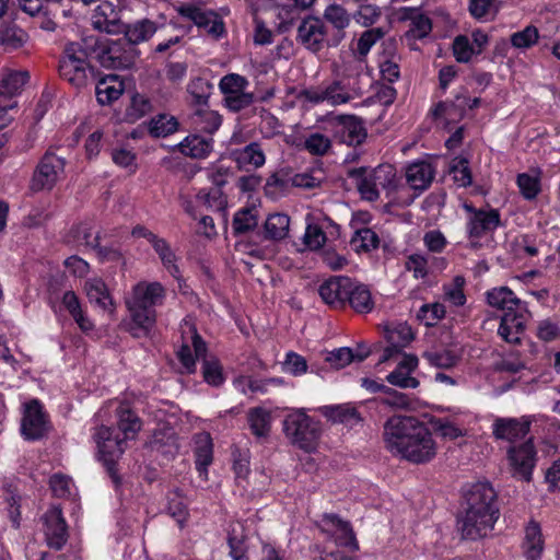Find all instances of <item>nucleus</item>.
<instances>
[{
	"instance_id": "1",
	"label": "nucleus",
	"mask_w": 560,
	"mask_h": 560,
	"mask_svg": "<svg viewBox=\"0 0 560 560\" xmlns=\"http://www.w3.org/2000/svg\"><path fill=\"white\" fill-rule=\"evenodd\" d=\"M383 439L388 452L413 464L428 463L438 452L430 429L413 417L393 416L387 419Z\"/></svg>"
},
{
	"instance_id": "2",
	"label": "nucleus",
	"mask_w": 560,
	"mask_h": 560,
	"mask_svg": "<svg viewBox=\"0 0 560 560\" xmlns=\"http://www.w3.org/2000/svg\"><path fill=\"white\" fill-rule=\"evenodd\" d=\"M466 510L458 520L463 537L477 540L487 537L499 518L497 493L487 481L472 483L465 493Z\"/></svg>"
},
{
	"instance_id": "3",
	"label": "nucleus",
	"mask_w": 560,
	"mask_h": 560,
	"mask_svg": "<svg viewBox=\"0 0 560 560\" xmlns=\"http://www.w3.org/2000/svg\"><path fill=\"white\" fill-rule=\"evenodd\" d=\"M337 79L304 92L305 98L312 103H326L339 106L360 97L366 85L371 84L369 72H364L362 61H353L349 66L340 65L336 69Z\"/></svg>"
},
{
	"instance_id": "4",
	"label": "nucleus",
	"mask_w": 560,
	"mask_h": 560,
	"mask_svg": "<svg viewBox=\"0 0 560 560\" xmlns=\"http://www.w3.org/2000/svg\"><path fill=\"white\" fill-rule=\"evenodd\" d=\"M139 418L127 407L118 410V429L101 427L94 434L98 459L115 478L114 466L124 453L125 441L132 439L140 430Z\"/></svg>"
},
{
	"instance_id": "5",
	"label": "nucleus",
	"mask_w": 560,
	"mask_h": 560,
	"mask_svg": "<svg viewBox=\"0 0 560 560\" xmlns=\"http://www.w3.org/2000/svg\"><path fill=\"white\" fill-rule=\"evenodd\" d=\"M165 290L159 282H139L126 299V306L130 314V331L135 337L149 335L155 325V307L161 305Z\"/></svg>"
},
{
	"instance_id": "6",
	"label": "nucleus",
	"mask_w": 560,
	"mask_h": 560,
	"mask_svg": "<svg viewBox=\"0 0 560 560\" xmlns=\"http://www.w3.org/2000/svg\"><path fill=\"white\" fill-rule=\"evenodd\" d=\"M349 177L355 183L361 197L368 201H375L381 189L389 196L396 188V171L390 164H382L375 168H353Z\"/></svg>"
},
{
	"instance_id": "7",
	"label": "nucleus",
	"mask_w": 560,
	"mask_h": 560,
	"mask_svg": "<svg viewBox=\"0 0 560 560\" xmlns=\"http://www.w3.org/2000/svg\"><path fill=\"white\" fill-rule=\"evenodd\" d=\"M283 431L293 445L308 453L317 448L322 435L319 421L307 416L303 408L293 409L285 416Z\"/></svg>"
},
{
	"instance_id": "8",
	"label": "nucleus",
	"mask_w": 560,
	"mask_h": 560,
	"mask_svg": "<svg viewBox=\"0 0 560 560\" xmlns=\"http://www.w3.org/2000/svg\"><path fill=\"white\" fill-rule=\"evenodd\" d=\"M59 73L62 79L75 88L86 84L92 69L88 62L86 51L79 44L67 45L65 56L59 65Z\"/></svg>"
},
{
	"instance_id": "9",
	"label": "nucleus",
	"mask_w": 560,
	"mask_h": 560,
	"mask_svg": "<svg viewBox=\"0 0 560 560\" xmlns=\"http://www.w3.org/2000/svg\"><path fill=\"white\" fill-rule=\"evenodd\" d=\"M537 453L532 440L513 444L508 450V462L514 477L529 481L536 466Z\"/></svg>"
},
{
	"instance_id": "10",
	"label": "nucleus",
	"mask_w": 560,
	"mask_h": 560,
	"mask_svg": "<svg viewBox=\"0 0 560 560\" xmlns=\"http://www.w3.org/2000/svg\"><path fill=\"white\" fill-rule=\"evenodd\" d=\"M65 165V159L52 152H47L34 173L32 189L35 191L51 189L62 178Z\"/></svg>"
},
{
	"instance_id": "11",
	"label": "nucleus",
	"mask_w": 560,
	"mask_h": 560,
	"mask_svg": "<svg viewBox=\"0 0 560 560\" xmlns=\"http://www.w3.org/2000/svg\"><path fill=\"white\" fill-rule=\"evenodd\" d=\"M465 209L470 213L467 231L474 246L478 244L481 237L493 233L501 223L500 213L495 209L476 210L468 205H465Z\"/></svg>"
},
{
	"instance_id": "12",
	"label": "nucleus",
	"mask_w": 560,
	"mask_h": 560,
	"mask_svg": "<svg viewBox=\"0 0 560 560\" xmlns=\"http://www.w3.org/2000/svg\"><path fill=\"white\" fill-rule=\"evenodd\" d=\"M183 334H188V338H184L183 345L177 352V357L187 373H194L196 371V359L205 358L206 355V343L202 341L200 336L197 334L194 325L184 320L180 325Z\"/></svg>"
},
{
	"instance_id": "13",
	"label": "nucleus",
	"mask_w": 560,
	"mask_h": 560,
	"mask_svg": "<svg viewBox=\"0 0 560 560\" xmlns=\"http://www.w3.org/2000/svg\"><path fill=\"white\" fill-rule=\"evenodd\" d=\"M528 318L529 312L526 304L503 313L500 317L498 335L508 343H520Z\"/></svg>"
},
{
	"instance_id": "14",
	"label": "nucleus",
	"mask_w": 560,
	"mask_h": 560,
	"mask_svg": "<svg viewBox=\"0 0 560 560\" xmlns=\"http://www.w3.org/2000/svg\"><path fill=\"white\" fill-rule=\"evenodd\" d=\"M166 26V18L158 14L151 18L136 20L126 26H122L125 37L129 44H140L148 42L156 32Z\"/></svg>"
},
{
	"instance_id": "15",
	"label": "nucleus",
	"mask_w": 560,
	"mask_h": 560,
	"mask_svg": "<svg viewBox=\"0 0 560 560\" xmlns=\"http://www.w3.org/2000/svg\"><path fill=\"white\" fill-rule=\"evenodd\" d=\"M98 59L105 68L127 69L135 62V49L129 43L108 42L100 52Z\"/></svg>"
},
{
	"instance_id": "16",
	"label": "nucleus",
	"mask_w": 560,
	"mask_h": 560,
	"mask_svg": "<svg viewBox=\"0 0 560 560\" xmlns=\"http://www.w3.org/2000/svg\"><path fill=\"white\" fill-rule=\"evenodd\" d=\"M419 359L415 354L404 353L397 362L396 368L389 372L385 380L392 386L401 389H415L419 386V381L413 376V372L418 369Z\"/></svg>"
},
{
	"instance_id": "17",
	"label": "nucleus",
	"mask_w": 560,
	"mask_h": 560,
	"mask_svg": "<svg viewBox=\"0 0 560 560\" xmlns=\"http://www.w3.org/2000/svg\"><path fill=\"white\" fill-rule=\"evenodd\" d=\"M47 430L46 415L38 400L24 405L21 432L27 440L40 439Z\"/></svg>"
},
{
	"instance_id": "18",
	"label": "nucleus",
	"mask_w": 560,
	"mask_h": 560,
	"mask_svg": "<svg viewBox=\"0 0 560 560\" xmlns=\"http://www.w3.org/2000/svg\"><path fill=\"white\" fill-rule=\"evenodd\" d=\"M180 15L191 20L196 25L203 27L214 38H220L225 33L223 21L212 11H203L188 4L179 8Z\"/></svg>"
},
{
	"instance_id": "19",
	"label": "nucleus",
	"mask_w": 560,
	"mask_h": 560,
	"mask_svg": "<svg viewBox=\"0 0 560 560\" xmlns=\"http://www.w3.org/2000/svg\"><path fill=\"white\" fill-rule=\"evenodd\" d=\"M434 178V168L431 163L425 161H416L406 167V180L411 189L417 191L411 198L400 203L409 205L419 192L425 190Z\"/></svg>"
},
{
	"instance_id": "20",
	"label": "nucleus",
	"mask_w": 560,
	"mask_h": 560,
	"mask_svg": "<svg viewBox=\"0 0 560 560\" xmlns=\"http://www.w3.org/2000/svg\"><path fill=\"white\" fill-rule=\"evenodd\" d=\"M530 418H497L492 424L493 434L497 439L511 443L524 439L529 432Z\"/></svg>"
},
{
	"instance_id": "21",
	"label": "nucleus",
	"mask_w": 560,
	"mask_h": 560,
	"mask_svg": "<svg viewBox=\"0 0 560 560\" xmlns=\"http://www.w3.org/2000/svg\"><path fill=\"white\" fill-rule=\"evenodd\" d=\"M350 278L332 277L319 285L318 293L329 306L339 308L347 304L350 290Z\"/></svg>"
},
{
	"instance_id": "22",
	"label": "nucleus",
	"mask_w": 560,
	"mask_h": 560,
	"mask_svg": "<svg viewBox=\"0 0 560 560\" xmlns=\"http://www.w3.org/2000/svg\"><path fill=\"white\" fill-rule=\"evenodd\" d=\"M44 524L48 545L60 549L67 540V525L61 509L52 505L44 515Z\"/></svg>"
},
{
	"instance_id": "23",
	"label": "nucleus",
	"mask_w": 560,
	"mask_h": 560,
	"mask_svg": "<svg viewBox=\"0 0 560 560\" xmlns=\"http://www.w3.org/2000/svg\"><path fill=\"white\" fill-rule=\"evenodd\" d=\"M415 338L411 327L406 323H399L388 328L386 339L388 346L384 349L381 362L393 359L406 348Z\"/></svg>"
},
{
	"instance_id": "24",
	"label": "nucleus",
	"mask_w": 560,
	"mask_h": 560,
	"mask_svg": "<svg viewBox=\"0 0 560 560\" xmlns=\"http://www.w3.org/2000/svg\"><path fill=\"white\" fill-rule=\"evenodd\" d=\"M83 291L91 304L103 310L104 312H114L115 306L113 298L102 278H88L83 283Z\"/></svg>"
},
{
	"instance_id": "25",
	"label": "nucleus",
	"mask_w": 560,
	"mask_h": 560,
	"mask_svg": "<svg viewBox=\"0 0 560 560\" xmlns=\"http://www.w3.org/2000/svg\"><path fill=\"white\" fill-rule=\"evenodd\" d=\"M91 20L93 27L101 32L116 34L120 33L122 30V25L119 22L118 11L108 1H103L97 4Z\"/></svg>"
},
{
	"instance_id": "26",
	"label": "nucleus",
	"mask_w": 560,
	"mask_h": 560,
	"mask_svg": "<svg viewBox=\"0 0 560 560\" xmlns=\"http://www.w3.org/2000/svg\"><path fill=\"white\" fill-rule=\"evenodd\" d=\"M329 526H337L329 536L335 540L338 546L357 549L358 544L348 522L342 521L337 515L327 514L320 521V528L328 529Z\"/></svg>"
},
{
	"instance_id": "27",
	"label": "nucleus",
	"mask_w": 560,
	"mask_h": 560,
	"mask_svg": "<svg viewBox=\"0 0 560 560\" xmlns=\"http://www.w3.org/2000/svg\"><path fill=\"white\" fill-rule=\"evenodd\" d=\"M384 33L381 28H370L361 34L357 42L355 48L352 54L342 61L341 65L349 66L353 61H362L364 65V72H368L366 56L371 48L383 37Z\"/></svg>"
},
{
	"instance_id": "28",
	"label": "nucleus",
	"mask_w": 560,
	"mask_h": 560,
	"mask_svg": "<svg viewBox=\"0 0 560 560\" xmlns=\"http://www.w3.org/2000/svg\"><path fill=\"white\" fill-rule=\"evenodd\" d=\"M195 464L199 476L208 478V467L212 463L213 445L208 433H199L194 439Z\"/></svg>"
},
{
	"instance_id": "29",
	"label": "nucleus",
	"mask_w": 560,
	"mask_h": 560,
	"mask_svg": "<svg viewBox=\"0 0 560 560\" xmlns=\"http://www.w3.org/2000/svg\"><path fill=\"white\" fill-rule=\"evenodd\" d=\"M544 537L540 525L530 521L525 527L522 549L527 560H539L544 551Z\"/></svg>"
},
{
	"instance_id": "30",
	"label": "nucleus",
	"mask_w": 560,
	"mask_h": 560,
	"mask_svg": "<svg viewBox=\"0 0 560 560\" xmlns=\"http://www.w3.org/2000/svg\"><path fill=\"white\" fill-rule=\"evenodd\" d=\"M231 156L237 166L245 171L259 168L266 162L265 153L256 142L232 151Z\"/></svg>"
},
{
	"instance_id": "31",
	"label": "nucleus",
	"mask_w": 560,
	"mask_h": 560,
	"mask_svg": "<svg viewBox=\"0 0 560 560\" xmlns=\"http://www.w3.org/2000/svg\"><path fill=\"white\" fill-rule=\"evenodd\" d=\"M124 90V81L116 74H108L96 84V100L101 105H109L121 96Z\"/></svg>"
},
{
	"instance_id": "32",
	"label": "nucleus",
	"mask_w": 560,
	"mask_h": 560,
	"mask_svg": "<svg viewBox=\"0 0 560 560\" xmlns=\"http://www.w3.org/2000/svg\"><path fill=\"white\" fill-rule=\"evenodd\" d=\"M486 299L489 306L502 311V314L526 304L508 287L492 288L487 291Z\"/></svg>"
},
{
	"instance_id": "33",
	"label": "nucleus",
	"mask_w": 560,
	"mask_h": 560,
	"mask_svg": "<svg viewBox=\"0 0 560 560\" xmlns=\"http://www.w3.org/2000/svg\"><path fill=\"white\" fill-rule=\"evenodd\" d=\"M402 19L410 21L409 30L406 33L408 40L422 39L427 37L432 30L431 20L417 8H405L402 10Z\"/></svg>"
},
{
	"instance_id": "34",
	"label": "nucleus",
	"mask_w": 560,
	"mask_h": 560,
	"mask_svg": "<svg viewBox=\"0 0 560 560\" xmlns=\"http://www.w3.org/2000/svg\"><path fill=\"white\" fill-rule=\"evenodd\" d=\"M324 25L318 19H306L299 26L298 37L308 49L316 51L324 40Z\"/></svg>"
},
{
	"instance_id": "35",
	"label": "nucleus",
	"mask_w": 560,
	"mask_h": 560,
	"mask_svg": "<svg viewBox=\"0 0 560 560\" xmlns=\"http://www.w3.org/2000/svg\"><path fill=\"white\" fill-rule=\"evenodd\" d=\"M60 306L67 311L82 331H90L94 328L91 319L84 314L79 296L72 290L63 292Z\"/></svg>"
},
{
	"instance_id": "36",
	"label": "nucleus",
	"mask_w": 560,
	"mask_h": 560,
	"mask_svg": "<svg viewBox=\"0 0 560 560\" xmlns=\"http://www.w3.org/2000/svg\"><path fill=\"white\" fill-rule=\"evenodd\" d=\"M228 544L230 556L233 560H248L247 558V534L244 524L240 521L233 522L228 532Z\"/></svg>"
},
{
	"instance_id": "37",
	"label": "nucleus",
	"mask_w": 560,
	"mask_h": 560,
	"mask_svg": "<svg viewBox=\"0 0 560 560\" xmlns=\"http://www.w3.org/2000/svg\"><path fill=\"white\" fill-rule=\"evenodd\" d=\"M347 303L360 314L370 313L374 307V299L368 285L350 281Z\"/></svg>"
},
{
	"instance_id": "38",
	"label": "nucleus",
	"mask_w": 560,
	"mask_h": 560,
	"mask_svg": "<svg viewBox=\"0 0 560 560\" xmlns=\"http://www.w3.org/2000/svg\"><path fill=\"white\" fill-rule=\"evenodd\" d=\"M178 148L187 156L205 159L213 149V140L199 135H189L178 144Z\"/></svg>"
},
{
	"instance_id": "39",
	"label": "nucleus",
	"mask_w": 560,
	"mask_h": 560,
	"mask_svg": "<svg viewBox=\"0 0 560 560\" xmlns=\"http://www.w3.org/2000/svg\"><path fill=\"white\" fill-rule=\"evenodd\" d=\"M155 254L159 256L164 269L175 279H179L180 270L178 266L179 257L163 237H159L152 245Z\"/></svg>"
},
{
	"instance_id": "40",
	"label": "nucleus",
	"mask_w": 560,
	"mask_h": 560,
	"mask_svg": "<svg viewBox=\"0 0 560 560\" xmlns=\"http://www.w3.org/2000/svg\"><path fill=\"white\" fill-rule=\"evenodd\" d=\"M340 133L342 141L349 145L360 144L366 137L362 121L354 116L341 117Z\"/></svg>"
},
{
	"instance_id": "41",
	"label": "nucleus",
	"mask_w": 560,
	"mask_h": 560,
	"mask_svg": "<svg viewBox=\"0 0 560 560\" xmlns=\"http://www.w3.org/2000/svg\"><path fill=\"white\" fill-rule=\"evenodd\" d=\"M30 79L28 72L24 70H8L2 74L0 81V95L14 96L22 92Z\"/></svg>"
},
{
	"instance_id": "42",
	"label": "nucleus",
	"mask_w": 560,
	"mask_h": 560,
	"mask_svg": "<svg viewBox=\"0 0 560 560\" xmlns=\"http://www.w3.org/2000/svg\"><path fill=\"white\" fill-rule=\"evenodd\" d=\"M247 420L252 433L257 438H266L271 428V415L262 407L249 409Z\"/></svg>"
},
{
	"instance_id": "43",
	"label": "nucleus",
	"mask_w": 560,
	"mask_h": 560,
	"mask_svg": "<svg viewBox=\"0 0 560 560\" xmlns=\"http://www.w3.org/2000/svg\"><path fill=\"white\" fill-rule=\"evenodd\" d=\"M194 125L201 131L212 135L215 132L222 122L221 116L207 106H202L196 110L194 117Z\"/></svg>"
},
{
	"instance_id": "44",
	"label": "nucleus",
	"mask_w": 560,
	"mask_h": 560,
	"mask_svg": "<svg viewBox=\"0 0 560 560\" xmlns=\"http://www.w3.org/2000/svg\"><path fill=\"white\" fill-rule=\"evenodd\" d=\"M290 218L284 213L270 214L265 222L266 235L271 240H283L288 236Z\"/></svg>"
},
{
	"instance_id": "45",
	"label": "nucleus",
	"mask_w": 560,
	"mask_h": 560,
	"mask_svg": "<svg viewBox=\"0 0 560 560\" xmlns=\"http://www.w3.org/2000/svg\"><path fill=\"white\" fill-rule=\"evenodd\" d=\"M27 34L15 25L0 26V45L5 50H15L27 42Z\"/></svg>"
},
{
	"instance_id": "46",
	"label": "nucleus",
	"mask_w": 560,
	"mask_h": 560,
	"mask_svg": "<svg viewBox=\"0 0 560 560\" xmlns=\"http://www.w3.org/2000/svg\"><path fill=\"white\" fill-rule=\"evenodd\" d=\"M516 184L520 192L526 200L535 199L541 190L538 172H527L517 175Z\"/></svg>"
},
{
	"instance_id": "47",
	"label": "nucleus",
	"mask_w": 560,
	"mask_h": 560,
	"mask_svg": "<svg viewBox=\"0 0 560 560\" xmlns=\"http://www.w3.org/2000/svg\"><path fill=\"white\" fill-rule=\"evenodd\" d=\"M151 101L144 95L135 94L131 97L130 104L126 108L124 120L131 124L136 122L147 114L151 113Z\"/></svg>"
},
{
	"instance_id": "48",
	"label": "nucleus",
	"mask_w": 560,
	"mask_h": 560,
	"mask_svg": "<svg viewBox=\"0 0 560 560\" xmlns=\"http://www.w3.org/2000/svg\"><path fill=\"white\" fill-rule=\"evenodd\" d=\"M450 175L458 187L469 186L472 177L468 160L462 155L455 156L450 164Z\"/></svg>"
},
{
	"instance_id": "49",
	"label": "nucleus",
	"mask_w": 560,
	"mask_h": 560,
	"mask_svg": "<svg viewBox=\"0 0 560 560\" xmlns=\"http://www.w3.org/2000/svg\"><path fill=\"white\" fill-rule=\"evenodd\" d=\"M68 243H73L75 246L95 247L97 245V237L90 224L80 223L71 228L68 238Z\"/></svg>"
},
{
	"instance_id": "50",
	"label": "nucleus",
	"mask_w": 560,
	"mask_h": 560,
	"mask_svg": "<svg viewBox=\"0 0 560 560\" xmlns=\"http://www.w3.org/2000/svg\"><path fill=\"white\" fill-rule=\"evenodd\" d=\"M178 122L173 116L158 115L149 122L148 130L152 137H167L177 130Z\"/></svg>"
},
{
	"instance_id": "51",
	"label": "nucleus",
	"mask_w": 560,
	"mask_h": 560,
	"mask_svg": "<svg viewBox=\"0 0 560 560\" xmlns=\"http://www.w3.org/2000/svg\"><path fill=\"white\" fill-rule=\"evenodd\" d=\"M423 358L430 365L439 369H451L459 361V355L453 350L427 351Z\"/></svg>"
},
{
	"instance_id": "52",
	"label": "nucleus",
	"mask_w": 560,
	"mask_h": 560,
	"mask_svg": "<svg viewBox=\"0 0 560 560\" xmlns=\"http://www.w3.org/2000/svg\"><path fill=\"white\" fill-rule=\"evenodd\" d=\"M324 19L338 31L345 30L350 24V14L342 5L337 3H331L325 9Z\"/></svg>"
},
{
	"instance_id": "53",
	"label": "nucleus",
	"mask_w": 560,
	"mask_h": 560,
	"mask_svg": "<svg viewBox=\"0 0 560 560\" xmlns=\"http://www.w3.org/2000/svg\"><path fill=\"white\" fill-rule=\"evenodd\" d=\"M49 485L56 497L74 500L77 488L70 477L55 474L50 477Z\"/></svg>"
},
{
	"instance_id": "54",
	"label": "nucleus",
	"mask_w": 560,
	"mask_h": 560,
	"mask_svg": "<svg viewBox=\"0 0 560 560\" xmlns=\"http://www.w3.org/2000/svg\"><path fill=\"white\" fill-rule=\"evenodd\" d=\"M324 178V171L319 167H314L310 171L295 174L292 177V185L300 188L312 189L318 187Z\"/></svg>"
},
{
	"instance_id": "55",
	"label": "nucleus",
	"mask_w": 560,
	"mask_h": 560,
	"mask_svg": "<svg viewBox=\"0 0 560 560\" xmlns=\"http://www.w3.org/2000/svg\"><path fill=\"white\" fill-rule=\"evenodd\" d=\"M351 244L357 252H369L378 246V237L371 229H361L353 235Z\"/></svg>"
},
{
	"instance_id": "56",
	"label": "nucleus",
	"mask_w": 560,
	"mask_h": 560,
	"mask_svg": "<svg viewBox=\"0 0 560 560\" xmlns=\"http://www.w3.org/2000/svg\"><path fill=\"white\" fill-rule=\"evenodd\" d=\"M112 160L113 162L125 168L128 173L133 174L138 168L137 164V155L136 153L128 148H116L112 151Z\"/></svg>"
},
{
	"instance_id": "57",
	"label": "nucleus",
	"mask_w": 560,
	"mask_h": 560,
	"mask_svg": "<svg viewBox=\"0 0 560 560\" xmlns=\"http://www.w3.org/2000/svg\"><path fill=\"white\" fill-rule=\"evenodd\" d=\"M202 374L205 382L211 386H220L224 382L222 366L214 358L203 359Z\"/></svg>"
},
{
	"instance_id": "58",
	"label": "nucleus",
	"mask_w": 560,
	"mask_h": 560,
	"mask_svg": "<svg viewBox=\"0 0 560 560\" xmlns=\"http://www.w3.org/2000/svg\"><path fill=\"white\" fill-rule=\"evenodd\" d=\"M406 269L412 272L417 279H423L431 269V262L428 256L423 254H412L406 261Z\"/></svg>"
},
{
	"instance_id": "59",
	"label": "nucleus",
	"mask_w": 560,
	"mask_h": 560,
	"mask_svg": "<svg viewBox=\"0 0 560 560\" xmlns=\"http://www.w3.org/2000/svg\"><path fill=\"white\" fill-rule=\"evenodd\" d=\"M445 315V307L441 303L423 304L419 312L418 318L424 323L425 326H433L436 322L442 319Z\"/></svg>"
},
{
	"instance_id": "60",
	"label": "nucleus",
	"mask_w": 560,
	"mask_h": 560,
	"mask_svg": "<svg viewBox=\"0 0 560 560\" xmlns=\"http://www.w3.org/2000/svg\"><path fill=\"white\" fill-rule=\"evenodd\" d=\"M453 54L458 62H468L475 55H478L469 38L464 35H459L454 39Z\"/></svg>"
},
{
	"instance_id": "61",
	"label": "nucleus",
	"mask_w": 560,
	"mask_h": 560,
	"mask_svg": "<svg viewBox=\"0 0 560 560\" xmlns=\"http://www.w3.org/2000/svg\"><path fill=\"white\" fill-rule=\"evenodd\" d=\"M465 279L463 277H455L453 283L444 285V296L454 306H463L466 303V296L463 288Z\"/></svg>"
},
{
	"instance_id": "62",
	"label": "nucleus",
	"mask_w": 560,
	"mask_h": 560,
	"mask_svg": "<svg viewBox=\"0 0 560 560\" xmlns=\"http://www.w3.org/2000/svg\"><path fill=\"white\" fill-rule=\"evenodd\" d=\"M384 394L385 396L380 400L382 405L401 410L409 409L411 406V400L408 395L393 389L392 387H387V390H385Z\"/></svg>"
},
{
	"instance_id": "63",
	"label": "nucleus",
	"mask_w": 560,
	"mask_h": 560,
	"mask_svg": "<svg viewBox=\"0 0 560 560\" xmlns=\"http://www.w3.org/2000/svg\"><path fill=\"white\" fill-rule=\"evenodd\" d=\"M282 369L293 376H301L307 372V362L302 355L290 351L285 354Z\"/></svg>"
},
{
	"instance_id": "64",
	"label": "nucleus",
	"mask_w": 560,
	"mask_h": 560,
	"mask_svg": "<svg viewBox=\"0 0 560 560\" xmlns=\"http://www.w3.org/2000/svg\"><path fill=\"white\" fill-rule=\"evenodd\" d=\"M246 83L242 75L231 73L220 80L219 88L224 95L238 94L244 91Z\"/></svg>"
}]
</instances>
